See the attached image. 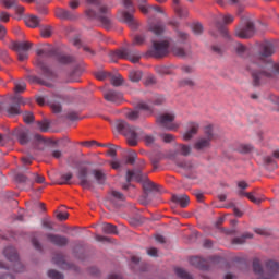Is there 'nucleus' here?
Here are the masks:
<instances>
[{"instance_id": "1", "label": "nucleus", "mask_w": 279, "mask_h": 279, "mask_svg": "<svg viewBox=\"0 0 279 279\" xmlns=\"http://www.w3.org/2000/svg\"><path fill=\"white\" fill-rule=\"evenodd\" d=\"M274 53V45L265 44L263 46V51L254 57L247 64V70L250 71L255 86H258L267 77H274L276 73H279V65L274 63L269 56Z\"/></svg>"}, {"instance_id": "2", "label": "nucleus", "mask_w": 279, "mask_h": 279, "mask_svg": "<svg viewBox=\"0 0 279 279\" xmlns=\"http://www.w3.org/2000/svg\"><path fill=\"white\" fill-rule=\"evenodd\" d=\"M116 130L125 136L129 145L132 147L138 145V134H141V129L130 126V124L123 120H118L116 122Z\"/></svg>"}, {"instance_id": "3", "label": "nucleus", "mask_w": 279, "mask_h": 279, "mask_svg": "<svg viewBox=\"0 0 279 279\" xmlns=\"http://www.w3.org/2000/svg\"><path fill=\"white\" fill-rule=\"evenodd\" d=\"M215 140V130L213 125H207L204 128V135L198 137L194 144V149L197 151H204L206 149H210V145Z\"/></svg>"}, {"instance_id": "4", "label": "nucleus", "mask_w": 279, "mask_h": 279, "mask_svg": "<svg viewBox=\"0 0 279 279\" xmlns=\"http://www.w3.org/2000/svg\"><path fill=\"white\" fill-rule=\"evenodd\" d=\"M86 15L89 19H97L98 21H100V23L104 25V27H106V29H110V27H112V19L108 13L107 7H100L99 13L95 12V10L93 9H87Z\"/></svg>"}, {"instance_id": "5", "label": "nucleus", "mask_w": 279, "mask_h": 279, "mask_svg": "<svg viewBox=\"0 0 279 279\" xmlns=\"http://www.w3.org/2000/svg\"><path fill=\"white\" fill-rule=\"evenodd\" d=\"M254 22L247 17H242L241 25L235 28V36L238 38H252L254 36Z\"/></svg>"}, {"instance_id": "6", "label": "nucleus", "mask_w": 279, "mask_h": 279, "mask_svg": "<svg viewBox=\"0 0 279 279\" xmlns=\"http://www.w3.org/2000/svg\"><path fill=\"white\" fill-rule=\"evenodd\" d=\"M110 58L116 62L114 58H120L122 60H130L133 64H136L141 60V54L136 51L129 50L128 48H122L116 52L110 53Z\"/></svg>"}, {"instance_id": "7", "label": "nucleus", "mask_w": 279, "mask_h": 279, "mask_svg": "<svg viewBox=\"0 0 279 279\" xmlns=\"http://www.w3.org/2000/svg\"><path fill=\"white\" fill-rule=\"evenodd\" d=\"M173 121H175V113L173 112L162 113L157 118V123L161 125V128H166V130H178L180 124Z\"/></svg>"}, {"instance_id": "8", "label": "nucleus", "mask_w": 279, "mask_h": 279, "mask_svg": "<svg viewBox=\"0 0 279 279\" xmlns=\"http://www.w3.org/2000/svg\"><path fill=\"white\" fill-rule=\"evenodd\" d=\"M233 21H234V15L228 14V13L227 14L219 13L218 15L214 16V23L217 29H220L223 36H229L226 28H223V25H230V23H233Z\"/></svg>"}, {"instance_id": "9", "label": "nucleus", "mask_w": 279, "mask_h": 279, "mask_svg": "<svg viewBox=\"0 0 279 279\" xmlns=\"http://www.w3.org/2000/svg\"><path fill=\"white\" fill-rule=\"evenodd\" d=\"M12 49L16 51L20 62H24L29 58L27 51L32 49V43L29 41H16L12 44Z\"/></svg>"}, {"instance_id": "10", "label": "nucleus", "mask_w": 279, "mask_h": 279, "mask_svg": "<svg viewBox=\"0 0 279 279\" xmlns=\"http://www.w3.org/2000/svg\"><path fill=\"white\" fill-rule=\"evenodd\" d=\"M2 254L4 258H7V260L13 265V267H15L16 271H21V267H23V265L21 262H19V253L14 246H5L2 251Z\"/></svg>"}, {"instance_id": "11", "label": "nucleus", "mask_w": 279, "mask_h": 279, "mask_svg": "<svg viewBox=\"0 0 279 279\" xmlns=\"http://www.w3.org/2000/svg\"><path fill=\"white\" fill-rule=\"evenodd\" d=\"M171 41L169 39H163L161 41H153L151 53L155 58H162L169 53V46Z\"/></svg>"}, {"instance_id": "12", "label": "nucleus", "mask_w": 279, "mask_h": 279, "mask_svg": "<svg viewBox=\"0 0 279 279\" xmlns=\"http://www.w3.org/2000/svg\"><path fill=\"white\" fill-rule=\"evenodd\" d=\"M56 99H58V96H38L37 104L39 106H45V104H49L53 112H62V105H60V102H57Z\"/></svg>"}, {"instance_id": "13", "label": "nucleus", "mask_w": 279, "mask_h": 279, "mask_svg": "<svg viewBox=\"0 0 279 279\" xmlns=\"http://www.w3.org/2000/svg\"><path fill=\"white\" fill-rule=\"evenodd\" d=\"M76 178H78L80 185L83 189H90V186H93V181L88 179V168L81 167L76 173Z\"/></svg>"}, {"instance_id": "14", "label": "nucleus", "mask_w": 279, "mask_h": 279, "mask_svg": "<svg viewBox=\"0 0 279 279\" xmlns=\"http://www.w3.org/2000/svg\"><path fill=\"white\" fill-rule=\"evenodd\" d=\"M46 238L50 243H52L53 245H58L59 247H63V245H66V243H69V239H66V236L53 233L46 234Z\"/></svg>"}, {"instance_id": "15", "label": "nucleus", "mask_w": 279, "mask_h": 279, "mask_svg": "<svg viewBox=\"0 0 279 279\" xmlns=\"http://www.w3.org/2000/svg\"><path fill=\"white\" fill-rule=\"evenodd\" d=\"M104 97L107 101H110L111 104L119 105L121 101H123V94L114 90H108L107 93H105Z\"/></svg>"}, {"instance_id": "16", "label": "nucleus", "mask_w": 279, "mask_h": 279, "mask_svg": "<svg viewBox=\"0 0 279 279\" xmlns=\"http://www.w3.org/2000/svg\"><path fill=\"white\" fill-rule=\"evenodd\" d=\"M197 132H199V124L196 122L190 123L187 130L183 134V141H191Z\"/></svg>"}, {"instance_id": "17", "label": "nucleus", "mask_w": 279, "mask_h": 279, "mask_svg": "<svg viewBox=\"0 0 279 279\" xmlns=\"http://www.w3.org/2000/svg\"><path fill=\"white\" fill-rule=\"evenodd\" d=\"M135 180L136 182H143V180H147V177L141 172V170H133L126 172V181L132 182Z\"/></svg>"}, {"instance_id": "18", "label": "nucleus", "mask_w": 279, "mask_h": 279, "mask_svg": "<svg viewBox=\"0 0 279 279\" xmlns=\"http://www.w3.org/2000/svg\"><path fill=\"white\" fill-rule=\"evenodd\" d=\"M120 20H122L131 29H136L137 23L136 20H134V16L132 13L129 12H120Z\"/></svg>"}, {"instance_id": "19", "label": "nucleus", "mask_w": 279, "mask_h": 279, "mask_svg": "<svg viewBox=\"0 0 279 279\" xmlns=\"http://www.w3.org/2000/svg\"><path fill=\"white\" fill-rule=\"evenodd\" d=\"M172 202H174V204H179L181 208H186V206H189V203H190L189 195L186 194L172 195Z\"/></svg>"}, {"instance_id": "20", "label": "nucleus", "mask_w": 279, "mask_h": 279, "mask_svg": "<svg viewBox=\"0 0 279 279\" xmlns=\"http://www.w3.org/2000/svg\"><path fill=\"white\" fill-rule=\"evenodd\" d=\"M37 66H39V69H41L45 77H47L48 80H53V77H56V74L53 73V71H51L47 64H45L43 62V59H38L37 60Z\"/></svg>"}, {"instance_id": "21", "label": "nucleus", "mask_w": 279, "mask_h": 279, "mask_svg": "<svg viewBox=\"0 0 279 279\" xmlns=\"http://www.w3.org/2000/svg\"><path fill=\"white\" fill-rule=\"evenodd\" d=\"M28 131L26 129H17L14 132V136H16V138H19L21 145H26L27 141H29V138L27 137Z\"/></svg>"}, {"instance_id": "22", "label": "nucleus", "mask_w": 279, "mask_h": 279, "mask_svg": "<svg viewBox=\"0 0 279 279\" xmlns=\"http://www.w3.org/2000/svg\"><path fill=\"white\" fill-rule=\"evenodd\" d=\"M190 264L197 269H206L208 262L202 257H192L190 258Z\"/></svg>"}, {"instance_id": "23", "label": "nucleus", "mask_w": 279, "mask_h": 279, "mask_svg": "<svg viewBox=\"0 0 279 279\" xmlns=\"http://www.w3.org/2000/svg\"><path fill=\"white\" fill-rule=\"evenodd\" d=\"M92 174L94 175V178L98 182V184H104V182H106V172L104 170L94 169L92 171Z\"/></svg>"}, {"instance_id": "24", "label": "nucleus", "mask_w": 279, "mask_h": 279, "mask_svg": "<svg viewBox=\"0 0 279 279\" xmlns=\"http://www.w3.org/2000/svg\"><path fill=\"white\" fill-rule=\"evenodd\" d=\"M25 23L27 27L35 28L38 27V25H40V19L35 15H28L27 17H25Z\"/></svg>"}, {"instance_id": "25", "label": "nucleus", "mask_w": 279, "mask_h": 279, "mask_svg": "<svg viewBox=\"0 0 279 279\" xmlns=\"http://www.w3.org/2000/svg\"><path fill=\"white\" fill-rule=\"evenodd\" d=\"M56 16L58 19H62V20H71L73 19V13H71L69 10L66 9H58L56 11Z\"/></svg>"}, {"instance_id": "26", "label": "nucleus", "mask_w": 279, "mask_h": 279, "mask_svg": "<svg viewBox=\"0 0 279 279\" xmlns=\"http://www.w3.org/2000/svg\"><path fill=\"white\" fill-rule=\"evenodd\" d=\"M149 32H153V34H155L156 36H160V34H162L165 32V26H162L161 24H149L148 26Z\"/></svg>"}, {"instance_id": "27", "label": "nucleus", "mask_w": 279, "mask_h": 279, "mask_svg": "<svg viewBox=\"0 0 279 279\" xmlns=\"http://www.w3.org/2000/svg\"><path fill=\"white\" fill-rule=\"evenodd\" d=\"M129 77L131 82H141V80L143 78V72L138 70H131L129 73Z\"/></svg>"}, {"instance_id": "28", "label": "nucleus", "mask_w": 279, "mask_h": 279, "mask_svg": "<svg viewBox=\"0 0 279 279\" xmlns=\"http://www.w3.org/2000/svg\"><path fill=\"white\" fill-rule=\"evenodd\" d=\"M29 84H43L44 86H48L51 87L52 84L51 83H47V81H43L40 78H38V76H34V75H29L27 77Z\"/></svg>"}, {"instance_id": "29", "label": "nucleus", "mask_w": 279, "mask_h": 279, "mask_svg": "<svg viewBox=\"0 0 279 279\" xmlns=\"http://www.w3.org/2000/svg\"><path fill=\"white\" fill-rule=\"evenodd\" d=\"M54 58L60 64H71L73 62V58L66 54H54Z\"/></svg>"}, {"instance_id": "30", "label": "nucleus", "mask_w": 279, "mask_h": 279, "mask_svg": "<svg viewBox=\"0 0 279 279\" xmlns=\"http://www.w3.org/2000/svg\"><path fill=\"white\" fill-rule=\"evenodd\" d=\"M239 195H245V197L253 202V204H260V202H263V197H257L253 193H244L243 191H240Z\"/></svg>"}, {"instance_id": "31", "label": "nucleus", "mask_w": 279, "mask_h": 279, "mask_svg": "<svg viewBox=\"0 0 279 279\" xmlns=\"http://www.w3.org/2000/svg\"><path fill=\"white\" fill-rule=\"evenodd\" d=\"M253 236L252 233H244L242 236L233 239V243L234 245H243L247 239H253Z\"/></svg>"}, {"instance_id": "32", "label": "nucleus", "mask_w": 279, "mask_h": 279, "mask_svg": "<svg viewBox=\"0 0 279 279\" xmlns=\"http://www.w3.org/2000/svg\"><path fill=\"white\" fill-rule=\"evenodd\" d=\"M102 232L105 234H118L117 226L111 223H106L102 226Z\"/></svg>"}, {"instance_id": "33", "label": "nucleus", "mask_w": 279, "mask_h": 279, "mask_svg": "<svg viewBox=\"0 0 279 279\" xmlns=\"http://www.w3.org/2000/svg\"><path fill=\"white\" fill-rule=\"evenodd\" d=\"M37 56L39 58H51L54 56L53 48L50 49H38L37 50Z\"/></svg>"}, {"instance_id": "34", "label": "nucleus", "mask_w": 279, "mask_h": 279, "mask_svg": "<svg viewBox=\"0 0 279 279\" xmlns=\"http://www.w3.org/2000/svg\"><path fill=\"white\" fill-rule=\"evenodd\" d=\"M267 267L270 271V277L274 278L276 274H279V264L276 262H268Z\"/></svg>"}, {"instance_id": "35", "label": "nucleus", "mask_w": 279, "mask_h": 279, "mask_svg": "<svg viewBox=\"0 0 279 279\" xmlns=\"http://www.w3.org/2000/svg\"><path fill=\"white\" fill-rule=\"evenodd\" d=\"M71 180H73V173L68 172L65 174H62L60 180L57 182V184H71Z\"/></svg>"}, {"instance_id": "36", "label": "nucleus", "mask_w": 279, "mask_h": 279, "mask_svg": "<svg viewBox=\"0 0 279 279\" xmlns=\"http://www.w3.org/2000/svg\"><path fill=\"white\" fill-rule=\"evenodd\" d=\"M253 147L250 144H240L235 148V151H239L240 154H250L252 151Z\"/></svg>"}, {"instance_id": "37", "label": "nucleus", "mask_w": 279, "mask_h": 279, "mask_svg": "<svg viewBox=\"0 0 279 279\" xmlns=\"http://www.w3.org/2000/svg\"><path fill=\"white\" fill-rule=\"evenodd\" d=\"M177 151L181 154V156H189V154H191V146L180 144L177 148Z\"/></svg>"}, {"instance_id": "38", "label": "nucleus", "mask_w": 279, "mask_h": 279, "mask_svg": "<svg viewBox=\"0 0 279 279\" xmlns=\"http://www.w3.org/2000/svg\"><path fill=\"white\" fill-rule=\"evenodd\" d=\"M143 189H144V191H146L148 193L151 191H158V187L156 186V184L149 180L144 181Z\"/></svg>"}, {"instance_id": "39", "label": "nucleus", "mask_w": 279, "mask_h": 279, "mask_svg": "<svg viewBox=\"0 0 279 279\" xmlns=\"http://www.w3.org/2000/svg\"><path fill=\"white\" fill-rule=\"evenodd\" d=\"M40 34L43 38H50V36L53 34V28L51 26H44L40 29Z\"/></svg>"}, {"instance_id": "40", "label": "nucleus", "mask_w": 279, "mask_h": 279, "mask_svg": "<svg viewBox=\"0 0 279 279\" xmlns=\"http://www.w3.org/2000/svg\"><path fill=\"white\" fill-rule=\"evenodd\" d=\"M9 117H14L15 114H21V110L19 109V105H11L7 109Z\"/></svg>"}, {"instance_id": "41", "label": "nucleus", "mask_w": 279, "mask_h": 279, "mask_svg": "<svg viewBox=\"0 0 279 279\" xmlns=\"http://www.w3.org/2000/svg\"><path fill=\"white\" fill-rule=\"evenodd\" d=\"M175 274L179 278L182 279H193V277L191 275H189V272H186L184 269L182 268H177L175 269Z\"/></svg>"}, {"instance_id": "42", "label": "nucleus", "mask_w": 279, "mask_h": 279, "mask_svg": "<svg viewBox=\"0 0 279 279\" xmlns=\"http://www.w3.org/2000/svg\"><path fill=\"white\" fill-rule=\"evenodd\" d=\"M27 85L23 81L15 82V93H25Z\"/></svg>"}, {"instance_id": "43", "label": "nucleus", "mask_w": 279, "mask_h": 279, "mask_svg": "<svg viewBox=\"0 0 279 279\" xmlns=\"http://www.w3.org/2000/svg\"><path fill=\"white\" fill-rule=\"evenodd\" d=\"M41 226L43 228H45L46 230H53V221H51L49 218H44L41 220Z\"/></svg>"}, {"instance_id": "44", "label": "nucleus", "mask_w": 279, "mask_h": 279, "mask_svg": "<svg viewBox=\"0 0 279 279\" xmlns=\"http://www.w3.org/2000/svg\"><path fill=\"white\" fill-rule=\"evenodd\" d=\"M114 199L123 202V199H125V196L119 191H111V202H114Z\"/></svg>"}, {"instance_id": "45", "label": "nucleus", "mask_w": 279, "mask_h": 279, "mask_svg": "<svg viewBox=\"0 0 279 279\" xmlns=\"http://www.w3.org/2000/svg\"><path fill=\"white\" fill-rule=\"evenodd\" d=\"M110 83L112 84V86H121V84H123V78L121 77V75L111 76Z\"/></svg>"}, {"instance_id": "46", "label": "nucleus", "mask_w": 279, "mask_h": 279, "mask_svg": "<svg viewBox=\"0 0 279 279\" xmlns=\"http://www.w3.org/2000/svg\"><path fill=\"white\" fill-rule=\"evenodd\" d=\"M235 51L238 56H243L247 51V48L243 44L236 43Z\"/></svg>"}, {"instance_id": "47", "label": "nucleus", "mask_w": 279, "mask_h": 279, "mask_svg": "<svg viewBox=\"0 0 279 279\" xmlns=\"http://www.w3.org/2000/svg\"><path fill=\"white\" fill-rule=\"evenodd\" d=\"M48 277L51 279H64V275L57 270H49L48 271Z\"/></svg>"}, {"instance_id": "48", "label": "nucleus", "mask_w": 279, "mask_h": 279, "mask_svg": "<svg viewBox=\"0 0 279 279\" xmlns=\"http://www.w3.org/2000/svg\"><path fill=\"white\" fill-rule=\"evenodd\" d=\"M192 31L196 36H199V34H202V32H204V26H202L201 23H195L192 26Z\"/></svg>"}, {"instance_id": "49", "label": "nucleus", "mask_w": 279, "mask_h": 279, "mask_svg": "<svg viewBox=\"0 0 279 279\" xmlns=\"http://www.w3.org/2000/svg\"><path fill=\"white\" fill-rule=\"evenodd\" d=\"M23 119L25 123H32V121H34V113L26 111L23 113Z\"/></svg>"}, {"instance_id": "50", "label": "nucleus", "mask_w": 279, "mask_h": 279, "mask_svg": "<svg viewBox=\"0 0 279 279\" xmlns=\"http://www.w3.org/2000/svg\"><path fill=\"white\" fill-rule=\"evenodd\" d=\"M253 269L255 274H263V267L260 266V262H258V259L253 262Z\"/></svg>"}, {"instance_id": "51", "label": "nucleus", "mask_w": 279, "mask_h": 279, "mask_svg": "<svg viewBox=\"0 0 279 279\" xmlns=\"http://www.w3.org/2000/svg\"><path fill=\"white\" fill-rule=\"evenodd\" d=\"M175 12L181 16V19H184V16H189V11L182 7H177Z\"/></svg>"}, {"instance_id": "52", "label": "nucleus", "mask_w": 279, "mask_h": 279, "mask_svg": "<svg viewBox=\"0 0 279 279\" xmlns=\"http://www.w3.org/2000/svg\"><path fill=\"white\" fill-rule=\"evenodd\" d=\"M51 158H56V160H60L62 158V150L60 149H52L50 150Z\"/></svg>"}, {"instance_id": "53", "label": "nucleus", "mask_w": 279, "mask_h": 279, "mask_svg": "<svg viewBox=\"0 0 279 279\" xmlns=\"http://www.w3.org/2000/svg\"><path fill=\"white\" fill-rule=\"evenodd\" d=\"M172 52L174 56H178L179 58H184V56H186V52H184V49L182 48H173Z\"/></svg>"}, {"instance_id": "54", "label": "nucleus", "mask_w": 279, "mask_h": 279, "mask_svg": "<svg viewBox=\"0 0 279 279\" xmlns=\"http://www.w3.org/2000/svg\"><path fill=\"white\" fill-rule=\"evenodd\" d=\"M126 117L130 119V121H136V119H138L140 114H138V111H129L126 113Z\"/></svg>"}, {"instance_id": "55", "label": "nucleus", "mask_w": 279, "mask_h": 279, "mask_svg": "<svg viewBox=\"0 0 279 279\" xmlns=\"http://www.w3.org/2000/svg\"><path fill=\"white\" fill-rule=\"evenodd\" d=\"M128 165H134L136 162V153L132 151L129 154V157L126 159Z\"/></svg>"}, {"instance_id": "56", "label": "nucleus", "mask_w": 279, "mask_h": 279, "mask_svg": "<svg viewBox=\"0 0 279 279\" xmlns=\"http://www.w3.org/2000/svg\"><path fill=\"white\" fill-rule=\"evenodd\" d=\"M33 178H34V181L37 183V184H45V177L38 174V173H34L33 174Z\"/></svg>"}, {"instance_id": "57", "label": "nucleus", "mask_w": 279, "mask_h": 279, "mask_svg": "<svg viewBox=\"0 0 279 279\" xmlns=\"http://www.w3.org/2000/svg\"><path fill=\"white\" fill-rule=\"evenodd\" d=\"M0 21L1 23H8L10 21V14L5 11L0 12Z\"/></svg>"}, {"instance_id": "58", "label": "nucleus", "mask_w": 279, "mask_h": 279, "mask_svg": "<svg viewBox=\"0 0 279 279\" xmlns=\"http://www.w3.org/2000/svg\"><path fill=\"white\" fill-rule=\"evenodd\" d=\"M180 85L181 86H195V81H193L191 78H185L180 82Z\"/></svg>"}, {"instance_id": "59", "label": "nucleus", "mask_w": 279, "mask_h": 279, "mask_svg": "<svg viewBox=\"0 0 279 279\" xmlns=\"http://www.w3.org/2000/svg\"><path fill=\"white\" fill-rule=\"evenodd\" d=\"M37 128L40 130V132H47L49 130L47 122H38Z\"/></svg>"}, {"instance_id": "60", "label": "nucleus", "mask_w": 279, "mask_h": 279, "mask_svg": "<svg viewBox=\"0 0 279 279\" xmlns=\"http://www.w3.org/2000/svg\"><path fill=\"white\" fill-rule=\"evenodd\" d=\"M13 104H17V106H25V100L21 96H15L13 98Z\"/></svg>"}, {"instance_id": "61", "label": "nucleus", "mask_w": 279, "mask_h": 279, "mask_svg": "<svg viewBox=\"0 0 279 279\" xmlns=\"http://www.w3.org/2000/svg\"><path fill=\"white\" fill-rule=\"evenodd\" d=\"M57 219H59V221H66V219H69V213H59L57 215Z\"/></svg>"}, {"instance_id": "62", "label": "nucleus", "mask_w": 279, "mask_h": 279, "mask_svg": "<svg viewBox=\"0 0 279 279\" xmlns=\"http://www.w3.org/2000/svg\"><path fill=\"white\" fill-rule=\"evenodd\" d=\"M144 41H145V37L143 35H137L135 36L133 44L143 45Z\"/></svg>"}, {"instance_id": "63", "label": "nucleus", "mask_w": 279, "mask_h": 279, "mask_svg": "<svg viewBox=\"0 0 279 279\" xmlns=\"http://www.w3.org/2000/svg\"><path fill=\"white\" fill-rule=\"evenodd\" d=\"M162 141H165V143H171L173 141V135L172 134H163L161 135Z\"/></svg>"}, {"instance_id": "64", "label": "nucleus", "mask_w": 279, "mask_h": 279, "mask_svg": "<svg viewBox=\"0 0 279 279\" xmlns=\"http://www.w3.org/2000/svg\"><path fill=\"white\" fill-rule=\"evenodd\" d=\"M144 141H145V144H146V145H154L155 138H154V136H151V135H146V136L144 137Z\"/></svg>"}]
</instances>
